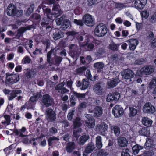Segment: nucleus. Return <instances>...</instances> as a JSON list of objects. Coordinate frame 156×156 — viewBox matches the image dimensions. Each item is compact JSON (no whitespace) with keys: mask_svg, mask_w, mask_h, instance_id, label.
I'll return each instance as SVG.
<instances>
[{"mask_svg":"<svg viewBox=\"0 0 156 156\" xmlns=\"http://www.w3.org/2000/svg\"><path fill=\"white\" fill-rule=\"evenodd\" d=\"M149 13L146 10L143 11L141 13V17L145 19H147L148 17Z\"/></svg>","mask_w":156,"mask_h":156,"instance_id":"bf43d9fd","label":"nucleus"},{"mask_svg":"<svg viewBox=\"0 0 156 156\" xmlns=\"http://www.w3.org/2000/svg\"><path fill=\"white\" fill-rule=\"evenodd\" d=\"M44 5L43 4H40L38 6L37 9L36 10L35 12L38 13V14L40 15L43 12V9Z\"/></svg>","mask_w":156,"mask_h":156,"instance_id":"603ef678","label":"nucleus"},{"mask_svg":"<svg viewBox=\"0 0 156 156\" xmlns=\"http://www.w3.org/2000/svg\"><path fill=\"white\" fill-rule=\"evenodd\" d=\"M128 2L129 7H133L140 10L144 8L147 4V0H130Z\"/></svg>","mask_w":156,"mask_h":156,"instance_id":"7ed1b4c3","label":"nucleus"},{"mask_svg":"<svg viewBox=\"0 0 156 156\" xmlns=\"http://www.w3.org/2000/svg\"><path fill=\"white\" fill-rule=\"evenodd\" d=\"M23 11L22 10H17L16 8V10L15 11L14 14L12 15V17L16 16L17 17H20L23 15Z\"/></svg>","mask_w":156,"mask_h":156,"instance_id":"8fccbe9b","label":"nucleus"},{"mask_svg":"<svg viewBox=\"0 0 156 156\" xmlns=\"http://www.w3.org/2000/svg\"><path fill=\"white\" fill-rule=\"evenodd\" d=\"M82 20L84 24L87 26H92L94 22V19L92 16L88 14H86L82 17Z\"/></svg>","mask_w":156,"mask_h":156,"instance_id":"9d476101","label":"nucleus"},{"mask_svg":"<svg viewBox=\"0 0 156 156\" xmlns=\"http://www.w3.org/2000/svg\"><path fill=\"white\" fill-rule=\"evenodd\" d=\"M124 112L123 108L119 105H116L113 108L112 112L115 118H119L121 116Z\"/></svg>","mask_w":156,"mask_h":156,"instance_id":"6e6552de","label":"nucleus"},{"mask_svg":"<svg viewBox=\"0 0 156 156\" xmlns=\"http://www.w3.org/2000/svg\"><path fill=\"white\" fill-rule=\"evenodd\" d=\"M16 7L13 3H10L8 5L6 9L5 10V12L8 16H12L14 14L15 11L16 10Z\"/></svg>","mask_w":156,"mask_h":156,"instance_id":"f3484780","label":"nucleus"},{"mask_svg":"<svg viewBox=\"0 0 156 156\" xmlns=\"http://www.w3.org/2000/svg\"><path fill=\"white\" fill-rule=\"evenodd\" d=\"M67 34L68 36H73L74 37L76 38V36L78 35V32H76L75 31H71L68 32Z\"/></svg>","mask_w":156,"mask_h":156,"instance_id":"680f3d73","label":"nucleus"},{"mask_svg":"<svg viewBox=\"0 0 156 156\" xmlns=\"http://www.w3.org/2000/svg\"><path fill=\"white\" fill-rule=\"evenodd\" d=\"M72 95L71 96V99L72 100L76 101L78 99L79 101L82 100L85 98L86 93H80L74 91H72L71 93Z\"/></svg>","mask_w":156,"mask_h":156,"instance_id":"4468645a","label":"nucleus"},{"mask_svg":"<svg viewBox=\"0 0 156 156\" xmlns=\"http://www.w3.org/2000/svg\"><path fill=\"white\" fill-rule=\"evenodd\" d=\"M5 76V71L4 70L0 71V80L1 81V83L3 84L5 83L4 78Z\"/></svg>","mask_w":156,"mask_h":156,"instance_id":"864d4df0","label":"nucleus"},{"mask_svg":"<svg viewBox=\"0 0 156 156\" xmlns=\"http://www.w3.org/2000/svg\"><path fill=\"white\" fill-rule=\"evenodd\" d=\"M120 81V80L118 78H113L107 84L108 88H111L114 87L116 86Z\"/></svg>","mask_w":156,"mask_h":156,"instance_id":"c85d7f7f","label":"nucleus"},{"mask_svg":"<svg viewBox=\"0 0 156 156\" xmlns=\"http://www.w3.org/2000/svg\"><path fill=\"white\" fill-rule=\"evenodd\" d=\"M139 113V110L133 107H129V117L131 118H135Z\"/></svg>","mask_w":156,"mask_h":156,"instance_id":"412c9836","label":"nucleus"},{"mask_svg":"<svg viewBox=\"0 0 156 156\" xmlns=\"http://www.w3.org/2000/svg\"><path fill=\"white\" fill-rule=\"evenodd\" d=\"M87 119L85 121V123L86 126L89 128H92L94 127L95 123V119L93 116L91 115L87 114L85 115Z\"/></svg>","mask_w":156,"mask_h":156,"instance_id":"ddd939ff","label":"nucleus"},{"mask_svg":"<svg viewBox=\"0 0 156 156\" xmlns=\"http://www.w3.org/2000/svg\"><path fill=\"white\" fill-rule=\"evenodd\" d=\"M143 110L145 113L151 114L155 112V108L150 103L148 102L144 104L143 108Z\"/></svg>","mask_w":156,"mask_h":156,"instance_id":"f8f14e48","label":"nucleus"},{"mask_svg":"<svg viewBox=\"0 0 156 156\" xmlns=\"http://www.w3.org/2000/svg\"><path fill=\"white\" fill-rule=\"evenodd\" d=\"M22 93V91L20 90H13L10 94V96L8 97L9 100H12L17 96V94H20Z\"/></svg>","mask_w":156,"mask_h":156,"instance_id":"473e14b6","label":"nucleus"},{"mask_svg":"<svg viewBox=\"0 0 156 156\" xmlns=\"http://www.w3.org/2000/svg\"><path fill=\"white\" fill-rule=\"evenodd\" d=\"M104 64L102 62H100L95 63L94 64V67L96 69H97L98 73L101 72V69H103L104 67Z\"/></svg>","mask_w":156,"mask_h":156,"instance_id":"a19ab883","label":"nucleus"},{"mask_svg":"<svg viewBox=\"0 0 156 156\" xmlns=\"http://www.w3.org/2000/svg\"><path fill=\"white\" fill-rule=\"evenodd\" d=\"M3 117L5 121H2L1 123L4 126L9 125L11 122V116L7 114H4Z\"/></svg>","mask_w":156,"mask_h":156,"instance_id":"72a5a7b5","label":"nucleus"},{"mask_svg":"<svg viewBox=\"0 0 156 156\" xmlns=\"http://www.w3.org/2000/svg\"><path fill=\"white\" fill-rule=\"evenodd\" d=\"M110 129L112 133H113L116 136H119L120 133V127L115 125H113L110 126Z\"/></svg>","mask_w":156,"mask_h":156,"instance_id":"393cba45","label":"nucleus"},{"mask_svg":"<svg viewBox=\"0 0 156 156\" xmlns=\"http://www.w3.org/2000/svg\"><path fill=\"white\" fill-rule=\"evenodd\" d=\"M94 148V146L91 143H89L86 147L84 152L86 154L90 153L93 151Z\"/></svg>","mask_w":156,"mask_h":156,"instance_id":"58836bf2","label":"nucleus"},{"mask_svg":"<svg viewBox=\"0 0 156 156\" xmlns=\"http://www.w3.org/2000/svg\"><path fill=\"white\" fill-rule=\"evenodd\" d=\"M120 97V94L115 91L109 93L107 96L106 101L108 102H115L119 99Z\"/></svg>","mask_w":156,"mask_h":156,"instance_id":"1a4fd4ad","label":"nucleus"},{"mask_svg":"<svg viewBox=\"0 0 156 156\" xmlns=\"http://www.w3.org/2000/svg\"><path fill=\"white\" fill-rule=\"evenodd\" d=\"M128 144V140L124 137H119L118 139V144L121 147L126 146Z\"/></svg>","mask_w":156,"mask_h":156,"instance_id":"b1692460","label":"nucleus"},{"mask_svg":"<svg viewBox=\"0 0 156 156\" xmlns=\"http://www.w3.org/2000/svg\"><path fill=\"white\" fill-rule=\"evenodd\" d=\"M30 19H31L33 20L36 21V24L39 25L40 22L41 16L40 14L35 12L31 16Z\"/></svg>","mask_w":156,"mask_h":156,"instance_id":"2f4dec72","label":"nucleus"},{"mask_svg":"<svg viewBox=\"0 0 156 156\" xmlns=\"http://www.w3.org/2000/svg\"><path fill=\"white\" fill-rule=\"evenodd\" d=\"M75 147V144L74 142H69L68 143L66 149L67 152L71 153L73 151Z\"/></svg>","mask_w":156,"mask_h":156,"instance_id":"e433bc0d","label":"nucleus"},{"mask_svg":"<svg viewBox=\"0 0 156 156\" xmlns=\"http://www.w3.org/2000/svg\"><path fill=\"white\" fill-rule=\"evenodd\" d=\"M35 8V5L34 4L30 5V7L27 9L26 11V14L27 15H30L32 13Z\"/></svg>","mask_w":156,"mask_h":156,"instance_id":"a18cd8bd","label":"nucleus"},{"mask_svg":"<svg viewBox=\"0 0 156 156\" xmlns=\"http://www.w3.org/2000/svg\"><path fill=\"white\" fill-rule=\"evenodd\" d=\"M149 20L150 22L152 23H155L156 22V12L152 15L149 18Z\"/></svg>","mask_w":156,"mask_h":156,"instance_id":"5fc2aeb1","label":"nucleus"},{"mask_svg":"<svg viewBox=\"0 0 156 156\" xmlns=\"http://www.w3.org/2000/svg\"><path fill=\"white\" fill-rule=\"evenodd\" d=\"M52 21L53 20L52 19L44 17L42 19L41 25L42 27L47 28L49 26L48 25L51 23Z\"/></svg>","mask_w":156,"mask_h":156,"instance_id":"5701e85b","label":"nucleus"},{"mask_svg":"<svg viewBox=\"0 0 156 156\" xmlns=\"http://www.w3.org/2000/svg\"><path fill=\"white\" fill-rule=\"evenodd\" d=\"M87 5L89 6H91L98 2V0H87Z\"/></svg>","mask_w":156,"mask_h":156,"instance_id":"0e129e2a","label":"nucleus"},{"mask_svg":"<svg viewBox=\"0 0 156 156\" xmlns=\"http://www.w3.org/2000/svg\"><path fill=\"white\" fill-rule=\"evenodd\" d=\"M129 151V150L128 149H126L125 150L122 151L121 153V156H131L128 152Z\"/></svg>","mask_w":156,"mask_h":156,"instance_id":"338daca9","label":"nucleus"},{"mask_svg":"<svg viewBox=\"0 0 156 156\" xmlns=\"http://www.w3.org/2000/svg\"><path fill=\"white\" fill-rule=\"evenodd\" d=\"M96 146L99 149L101 148L102 146L101 142V137L100 136H98L96 139Z\"/></svg>","mask_w":156,"mask_h":156,"instance_id":"79ce46f5","label":"nucleus"},{"mask_svg":"<svg viewBox=\"0 0 156 156\" xmlns=\"http://www.w3.org/2000/svg\"><path fill=\"white\" fill-rule=\"evenodd\" d=\"M88 83L89 82L87 79H83L82 80V86L81 89L84 90L87 88Z\"/></svg>","mask_w":156,"mask_h":156,"instance_id":"37998d69","label":"nucleus"},{"mask_svg":"<svg viewBox=\"0 0 156 156\" xmlns=\"http://www.w3.org/2000/svg\"><path fill=\"white\" fill-rule=\"evenodd\" d=\"M74 111L70 110L67 115V118L68 120L71 121L74 115Z\"/></svg>","mask_w":156,"mask_h":156,"instance_id":"6e6d98bb","label":"nucleus"},{"mask_svg":"<svg viewBox=\"0 0 156 156\" xmlns=\"http://www.w3.org/2000/svg\"><path fill=\"white\" fill-rule=\"evenodd\" d=\"M57 118L56 114L53 109L48 108L46 110V119L48 123L54 122Z\"/></svg>","mask_w":156,"mask_h":156,"instance_id":"0eeeda50","label":"nucleus"},{"mask_svg":"<svg viewBox=\"0 0 156 156\" xmlns=\"http://www.w3.org/2000/svg\"><path fill=\"white\" fill-rule=\"evenodd\" d=\"M117 45L114 43H113L109 45L110 49L113 51H117Z\"/></svg>","mask_w":156,"mask_h":156,"instance_id":"e2e57ef3","label":"nucleus"},{"mask_svg":"<svg viewBox=\"0 0 156 156\" xmlns=\"http://www.w3.org/2000/svg\"><path fill=\"white\" fill-rule=\"evenodd\" d=\"M55 62L56 65H59L62 60V58L59 56H55Z\"/></svg>","mask_w":156,"mask_h":156,"instance_id":"4d7b16f0","label":"nucleus"},{"mask_svg":"<svg viewBox=\"0 0 156 156\" xmlns=\"http://www.w3.org/2000/svg\"><path fill=\"white\" fill-rule=\"evenodd\" d=\"M140 135L148 137L150 134V130L147 127L141 128L139 131Z\"/></svg>","mask_w":156,"mask_h":156,"instance_id":"c756f323","label":"nucleus"},{"mask_svg":"<svg viewBox=\"0 0 156 156\" xmlns=\"http://www.w3.org/2000/svg\"><path fill=\"white\" fill-rule=\"evenodd\" d=\"M35 74V72L31 69L28 70L25 75L27 79H29L34 77Z\"/></svg>","mask_w":156,"mask_h":156,"instance_id":"ea45409f","label":"nucleus"},{"mask_svg":"<svg viewBox=\"0 0 156 156\" xmlns=\"http://www.w3.org/2000/svg\"><path fill=\"white\" fill-rule=\"evenodd\" d=\"M59 8L58 4H54L53 5L52 13L53 16L56 18L58 17L62 14V11Z\"/></svg>","mask_w":156,"mask_h":156,"instance_id":"dca6fc26","label":"nucleus"},{"mask_svg":"<svg viewBox=\"0 0 156 156\" xmlns=\"http://www.w3.org/2000/svg\"><path fill=\"white\" fill-rule=\"evenodd\" d=\"M43 10V13L44 15H46L47 17H46V18H50L52 19V16H53L52 12L51 13V12L50 9L47 8L46 6L44 5Z\"/></svg>","mask_w":156,"mask_h":156,"instance_id":"f704fd0d","label":"nucleus"},{"mask_svg":"<svg viewBox=\"0 0 156 156\" xmlns=\"http://www.w3.org/2000/svg\"><path fill=\"white\" fill-rule=\"evenodd\" d=\"M152 140L150 138H147L144 147L145 148L151 147L152 146Z\"/></svg>","mask_w":156,"mask_h":156,"instance_id":"49530a36","label":"nucleus"},{"mask_svg":"<svg viewBox=\"0 0 156 156\" xmlns=\"http://www.w3.org/2000/svg\"><path fill=\"white\" fill-rule=\"evenodd\" d=\"M128 41L130 50L132 51H134L138 44V40L136 39L131 38Z\"/></svg>","mask_w":156,"mask_h":156,"instance_id":"a211bd4d","label":"nucleus"},{"mask_svg":"<svg viewBox=\"0 0 156 156\" xmlns=\"http://www.w3.org/2000/svg\"><path fill=\"white\" fill-rule=\"evenodd\" d=\"M62 48L59 47H55L51 49L48 52L47 54V61L48 63L54 64V62L53 59L51 58V55L55 56L57 55H59L60 52L62 50Z\"/></svg>","mask_w":156,"mask_h":156,"instance_id":"39448f33","label":"nucleus"},{"mask_svg":"<svg viewBox=\"0 0 156 156\" xmlns=\"http://www.w3.org/2000/svg\"><path fill=\"white\" fill-rule=\"evenodd\" d=\"M73 23L74 24H76L77 26H79L80 27L83 26L84 23L83 20H78L76 19L74 20Z\"/></svg>","mask_w":156,"mask_h":156,"instance_id":"de8ad7c7","label":"nucleus"},{"mask_svg":"<svg viewBox=\"0 0 156 156\" xmlns=\"http://www.w3.org/2000/svg\"><path fill=\"white\" fill-rule=\"evenodd\" d=\"M57 129L55 127H51L49 129V132L52 135L55 134L57 133Z\"/></svg>","mask_w":156,"mask_h":156,"instance_id":"774afa93","label":"nucleus"},{"mask_svg":"<svg viewBox=\"0 0 156 156\" xmlns=\"http://www.w3.org/2000/svg\"><path fill=\"white\" fill-rule=\"evenodd\" d=\"M5 75V83L7 85H12L17 83L20 80L19 74L17 73L7 72Z\"/></svg>","mask_w":156,"mask_h":156,"instance_id":"f257e3e1","label":"nucleus"},{"mask_svg":"<svg viewBox=\"0 0 156 156\" xmlns=\"http://www.w3.org/2000/svg\"><path fill=\"white\" fill-rule=\"evenodd\" d=\"M56 24L58 25H61L60 29L61 30H65L68 28L70 25V22L65 18L61 16L60 18L57 19L55 20Z\"/></svg>","mask_w":156,"mask_h":156,"instance_id":"423d86ee","label":"nucleus"},{"mask_svg":"<svg viewBox=\"0 0 156 156\" xmlns=\"http://www.w3.org/2000/svg\"><path fill=\"white\" fill-rule=\"evenodd\" d=\"M42 44L46 46L45 51H47V50L50 48L51 43L49 40L48 39H45L42 41Z\"/></svg>","mask_w":156,"mask_h":156,"instance_id":"c03bdc74","label":"nucleus"},{"mask_svg":"<svg viewBox=\"0 0 156 156\" xmlns=\"http://www.w3.org/2000/svg\"><path fill=\"white\" fill-rule=\"evenodd\" d=\"M55 32L53 34V38L55 41L62 38L63 37V33L58 29H56Z\"/></svg>","mask_w":156,"mask_h":156,"instance_id":"4be33fe9","label":"nucleus"},{"mask_svg":"<svg viewBox=\"0 0 156 156\" xmlns=\"http://www.w3.org/2000/svg\"><path fill=\"white\" fill-rule=\"evenodd\" d=\"M27 30L25 27H21L18 29L17 31V34L16 36V38L19 39L20 37L23 36V34Z\"/></svg>","mask_w":156,"mask_h":156,"instance_id":"c9c22d12","label":"nucleus"},{"mask_svg":"<svg viewBox=\"0 0 156 156\" xmlns=\"http://www.w3.org/2000/svg\"><path fill=\"white\" fill-rule=\"evenodd\" d=\"M143 146L137 144H136L132 147L133 154L135 155L138 154L139 151L143 149Z\"/></svg>","mask_w":156,"mask_h":156,"instance_id":"4c0bfd02","label":"nucleus"},{"mask_svg":"<svg viewBox=\"0 0 156 156\" xmlns=\"http://www.w3.org/2000/svg\"><path fill=\"white\" fill-rule=\"evenodd\" d=\"M141 122L143 125L149 127L151 126L153 121L147 117H144L142 118Z\"/></svg>","mask_w":156,"mask_h":156,"instance_id":"a878e982","label":"nucleus"},{"mask_svg":"<svg viewBox=\"0 0 156 156\" xmlns=\"http://www.w3.org/2000/svg\"><path fill=\"white\" fill-rule=\"evenodd\" d=\"M31 61V60L30 57L28 56H26L23 59L22 61V62L24 64H28Z\"/></svg>","mask_w":156,"mask_h":156,"instance_id":"09e8293b","label":"nucleus"},{"mask_svg":"<svg viewBox=\"0 0 156 156\" xmlns=\"http://www.w3.org/2000/svg\"><path fill=\"white\" fill-rule=\"evenodd\" d=\"M90 41H91V42L94 44V45H95V46L98 45L100 43L99 41L96 40L94 38L90 37L88 36H86V38L85 40V42L84 44H83L82 45L83 46H86L87 44Z\"/></svg>","mask_w":156,"mask_h":156,"instance_id":"aec40b11","label":"nucleus"},{"mask_svg":"<svg viewBox=\"0 0 156 156\" xmlns=\"http://www.w3.org/2000/svg\"><path fill=\"white\" fill-rule=\"evenodd\" d=\"M87 69V68L86 66H82L77 69H76V72L78 73H82L86 70Z\"/></svg>","mask_w":156,"mask_h":156,"instance_id":"69168bd1","label":"nucleus"},{"mask_svg":"<svg viewBox=\"0 0 156 156\" xmlns=\"http://www.w3.org/2000/svg\"><path fill=\"white\" fill-rule=\"evenodd\" d=\"M82 120L79 117H76L73 121V126L74 129L78 128L82 126Z\"/></svg>","mask_w":156,"mask_h":156,"instance_id":"cd10ccee","label":"nucleus"},{"mask_svg":"<svg viewBox=\"0 0 156 156\" xmlns=\"http://www.w3.org/2000/svg\"><path fill=\"white\" fill-rule=\"evenodd\" d=\"M99 154L101 156H107L109 154V153L105 150L101 149L99 151Z\"/></svg>","mask_w":156,"mask_h":156,"instance_id":"052dcab7","label":"nucleus"},{"mask_svg":"<svg viewBox=\"0 0 156 156\" xmlns=\"http://www.w3.org/2000/svg\"><path fill=\"white\" fill-rule=\"evenodd\" d=\"M108 30L106 26L103 23L98 24L94 29V33L98 37L104 36L107 33Z\"/></svg>","mask_w":156,"mask_h":156,"instance_id":"20e7f679","label":"nucleus"},{"mask_svg":"<svg viewBox=\"0 0 156 156\" xmlns=\"http://www.w3.org/2000/svg\"><path fill=\"white\" fill-rule=\"evenodd\" d=\"M134 73L131 69H126L124 70V72L122 74L123 78L126 79H129L134 76Z\"/></svg>","mask_w":156,"mask_h":156,"instance_id":"6ab92c4d","label":"nucleus"},{"mask_svg":"<svg viewBox=\"0 0 156 156\" xmlns=\"http://www.w3.org/2000/svg\"><path fill=\"white\" fill-rule=\"evenodd\" d=\"M90 137L87 134H84L80 137L79 140V144L80 145H83L85 142L90 139Z\"/></svg>","mask_w":156,"mask_h":156,"instance_id":"bb28decb","label":"nucleus"},{"mask_svg":"<svg viewBox=\"0 0 156 156\" xmlns=\"http://www.w3.org/2000/svg\"><path fill=\"white\" fill-rule=\"evenodd\" d=\"M128 2L127 3V5H125L123 3H116L115 5V6L116 8H119L120 9H123L124 8L126 7H129L128 6Z\"/></svg>","mask_w":156,"mask_h":156,"instance_id":"3c124183","label":"nucleus"},{"mask_svg":"<svg viewBox=\"0 0 156 156\" xmlns=\"http://www.w3.org/2000/svg\"><path fill=\"white\" fill-rule=\"evenodd\" d=\"M93 90L96 93L99 95H102L104 93V89L102 86V83L99 82L95 84L94 86Z\"/></svg>","mask_w":156,"mask_h":156,"instance_id":"2eb2a0df","label":"nucleus"},{"mask_svg":"<svg viewBox=\"0 0 156 156\" xmlns=\"http://www.w3.org/2000/svg\"><path fill=\"white\" fill-rule=\"evenodd\" d=\"M154 69L152 66H145L140 70H138L137 71L135 76L136 77H142L144 75L151 74L154 72Z\"/></svg>","mask_w":156,"mask_h":156,"instance_id":"f03ea898","label":"nucleus"},{"mask_svg":"<svg viewBox=\"0 0 156 156\" xmlns=\"http://www.w3.org/2000/svg\"><path fill=\"white\" fill-rule=\"evenodd\" d=\"M42 102L46 107H49L52 105L53 102V98L48 94L44 95L42 96Z\"/></svg>","mask_w":156,"mask_h":156,"instance_id":"9b49d317","label":"nucleus"},{"mask_svg":"<svg viewBox=\"0 0 156 156\" xmlns=\"http://www.w3.org/2000/svg\"><path fill=\"white\" fill-rule=\"evenodd\" d=\"M93 112L95 116L100 117L102 114L103 109L101 107L96 106L94 109Z\"/></svg>","mask_w":156,"mask_h":156,"instance_id":"7c9ffc66","label":"nucleus"},{"mask_svg":"<svg viewBox=\"0 0 156 156\" xmlns=\"http://www.w3.org/2000/svg\"><path fill=\"white\" fill-rule=\"evenodd\" d=\"M57 139V138L55 136H52L50 137L48 140V142L49 146H51L52 144V141L53 140H56Z\"/></svg>","mask_w":156,"mask_h":156,"instance_id":"13d9d810","label":"nucleus"}]
</instances>
